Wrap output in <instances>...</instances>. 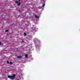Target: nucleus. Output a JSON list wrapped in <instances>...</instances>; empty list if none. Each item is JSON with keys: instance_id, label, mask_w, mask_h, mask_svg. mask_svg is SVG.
Returning a JSON list of instances; mask_svg holds the SVG:
<instances>
[{"instance_id": "7", "label": "nucleus", "mask_w": 80, "mask_h": 80, "mask_svg": "<svg viewBox=\"0 0 80 80\" xmlns=\"http://www.w3.org/2000/svg\"><path fill=\"white\" fill-rule=\"evenodd\" d=\"M5 32H8V30H5Z\"/></svg>"}, {"instance_id": "13", "label": "nucleus", "mask_w": 80, "mask_h": 80, "mask_svg": "<svg viewBox=\"0 0 80 80\" xmlns=\"http://www.w3.org/2000/svg\"><path fill=\"white\" fill-rule=\"evenodd\" d=\"M19 12H20V11H19Z\"/></svg>"}, {"instance_id": "9", "label": "nucleus", "mask_w": 80, "mask_h": 80, "mask_svg": "<svg viewBox=\"0 0 80 80\" xmlns=\"http://www.w3.org/2000/svg\"><path fill=\"white\" fill-rule=\"evenodd\" d=\"M10 64H11V65H12V64H13V63H12V62H10Z\"/></svg>"}, {"instance_id": "4", "label": "nucleus", "mask_w": 80, "mask_h": 80, "mask_svg": "<svg viewBox=\"0 0 80 80\" xmlns=\"http://www.w3.org/2000/svg\"><path fill=\"white\" fill-rule=\"evenodd\" d=\"M35 18H39V17L37 16L36 15H35Z\"/></svg>"}, {"instance_id": "12", "label": "nucleus", "mask_w": 80, "mask_h": 80, "mask_svg": "<svg viewBox=\"0 0 80 80\" xmlns=\"http://www.w3.org/2000/svg\"><path fill=\"white\" fill-rule=\"evenodd\" d=\"M19 2H20V0H18Z\"/></svg>"}, {"instance_id": "11", "label": "nucleus", "mask_w": 80, "mask_h": 80, "mask_svg": "<svg viewBox=\"0 0 80 80\" xmlns=\"http://www.w3.org/2000/svg\"><path fill=\"white\" fill-rule=\"evenodd\" d=\"M1 42L0 41V45H1Z\"/></svg>"}, {"instance_id": "8", "label": "nucleus", "mask_w": 80, "mask_h": 80, "mask_svg": "<svg viewBox=\"0 0 80 80\" xmlns=\"http://www.w3.org/2000/svg\"><path fill=\"white\" fill-rule=\"evenodd\" d=\"M45 7V4H44L42 5V7Z\"/></svg>"}, {"instance_id": "5", "label": "nucleus", "mask_w": 80, "mask_h": 80, "mask_svg": "<svg viewBox=\"0 0 80 80\" xmlns=\"http://www.w3.org/2000/svg\"><path fill=\"white\" fill-rule=\"evenodd\" d=\"M25 57L26 58H27L28 57V55L26 54L25 55Z\"/></svg>"}, {"instance_id": "10", "label": "nucleus", "mask_w": 80, "mask_h": 80, "mask_svg": "<svg viewBox=\"0 0 80 80\" xmlns=\"http://www.w3.org/2000/svg\"><path fill=\"white\" fill-rule=\"evenodd\" d=\"M7 63H9V62L8 61H7Z\"/></svg>"}, {"instance_id": "1", "label": "nucleus", "mask_w": 80, "mask_h": 80, "mask_svg": "<svg viewBox=\"0 0 80 80\" xmlns=\"http://www.w3.org/2000/svg\"><path fill=\"white\" fill-rule=\"evenodd\" d=\"M15 74H13L12 76L8 75V78H11V80H14L15 78Z\"/></svg>"}, {"instance_id": "3", "label": "nucleus", "mask_w": 80, "mask_h": 80, "mask_svg": "<svg viewBox=\"0 0 80 80\" xmlns=\"http://www.w3.org/2000/svg\"><path fill=\"white\" fill-rule=\"evenodd\" d=\"M17 57L18 58H22V56H17Z\"/></svg>"}, {"instance_id": "6", "label": "nucleus", "mask_w": 80, "mask_h": 80, "mask_svg": "<svg viewBox=\"0 0 80 80\" xmlns=\"http://www.w3.org/2000/svg\"><path fill=\"white\" fill-rule=\"evenodd\" d=\"M24 36H27V34L26 33H24Z\"/></svg>"}, {"instance_id": "2", "label": "nucleus", "mask_w": 80, "mask_h": 80, "mask_svg": "<svg viewBox=\"0 0 80 80\" xmlns=\"http://www.w3.org/2000/svg\"><path fill=\"white\" fill-rule=\"evenodd\" d=\"M15 3H18V6H20V5H21V3L20 2H18V1H15Z\"/></svg>"}]
</instances>
